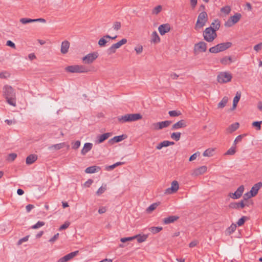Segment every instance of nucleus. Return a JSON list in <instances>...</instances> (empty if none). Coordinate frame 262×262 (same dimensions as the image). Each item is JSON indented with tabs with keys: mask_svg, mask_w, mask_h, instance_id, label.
Returning <instances> with one entry per match:
<instances>
[{
	"mask_svg": "<svg viewBox=\"0 0 262 262\" xmlns=\"http://www.w3.org/2000/svg\"><path fill=\"white\" fill-rule=\"evenodd\" d=\"M3 95L8 104L13 106H16L15 92L12 86L5 85L3 88Z\"/></svg>",
	"mask_w": 262,
	"mask_h": 262,
	"instance_id": "f257e3e1",
	"label": "nucleus"
},
{
	"mask_svg": "<svg viewBox=\"0 0 262 262\" xmlns=\"http://www.w3.org/2000/svg\"><path fill=\"white\" fill-rule=\"evenodd\" d=\"M142 118V115L140 114H127L124 116L118 117V120L120 123H123L127 122H132L140 120Z\"/></svg>",
	"mask_w": 262,
	"mask_h": 262,
	"instance_id": "f03ea898",
	"label": "nucleus"
},
{
	"mask_svg": "<svg viewBox=\"0 0 262 262\" xmlns=\"http://www.w3.org/2000/svg\"><path fill=\"white\" fill-rule=\"evenodd\" d=\"M207 20L208 15L207 13L205 12L200 13L195 25L194 29L196 31H199L203 28V27L205 26Z\"/></svg>",
	"mask_w": 262,
	"mask_h": 262,
	"instance_id": "7ed1b4c3",
	"label": "nucleus"
},
{
	"mask_svg": "<svg viewBox=\"0 0 262 262\" xmlns=\"http://www.w3.org/2000/svg\"><path fill=\"white\" fill-rule=\"evenodd\" d=\"M203 36L205 40L211 42L216 38L217 34L212 27H208L203 31Z\"/></svg>",
	"mask_w": 262,
	"mask_h": 262,
	"instance_id": "20e7f679",
	"label": "nucleus"
},
{
	"mask_svg": "<svg viewBox=\"0 0 262 262\" xmlns=\"http://www.w3.org/2000/svg\"><path fill=\"white\" fill-rule=\"evenodd\" d=\"M231 46L232 43L230 42L221 43L210 48L209 51L211 53H217L225 51L230 48Z\"/></svg>",
	"mask_w": 262,
	"mask_h": 262,
	"instance_id": "39448f33",
	"label": "nucleus"
},
{
	"mask_svg": "<svg viewBox=\"0 0 262 262\" xmlns=\"http://www.w3.org/2000/svg\"><path fill=\"white\" fill-rule=\"evenodd\" d=\"M66 71L69 73H86L88 69L83 65H73L66 68Z\"/></svg>",
	"mask_w": 262,
	"mask_h": 262,
	"instance_id": "423d86ee",
	"label": "nucleus"
},
{
	"mask_svg": "<svg viewBox=\"0 0 262 262\" xmlns=\"http://www.w3.org/2000/svg\"><path fill=\"white\" fill-rule=\"evenodd\" d=\"M242 17V15L239 13H236L235 14L229 18L225 23V26L226 27H231L238 22Z\"/></svg>",
	"mask_w": 262,
	"mask_h": 262,
	"instance_id": "0eeeda50",
	"label": "nucleus"
},
{
	"mask_svg": "<svg viewBox=\"0 0 262 262\" xmlns=\"http://www.w3.org/2000/svg\"><path fill=\"white\" fill-rule=\"evenodd\" d=\"M232 75L228 72H221L217 75V81L221 83H227L231 81Z\"/></svg>",
	"mask_w": 262,
	"mask_h": 262,
	"instance_id": "6e6552de",
	"label": "nucleus"
},
{
	"mask_svg": "<svg viewBox=\"0 0 262 262\" xmlns=\"http://www.w3.org/2000/svg\"><path fill=\"white\" fill-rule=\"evenodd\" d=\"M98 54L97 52L88 54L82 58V61L84 63L91 64L98 57Z\"/></svg>",
	"mask_w": 262,
	"mask_h": 262,
	"instance_id": "1a4fd4ad",
	"label": "nucleus"
},
{
	"mask_svg": "<svg viewBox=\"0 0 262 262\" xmlns=\"http://www.w3.org/2000/svg\"><path fill=\"white\" fill-rule=\"evenodd\" d=\"M179 188V185L178 181H173L171 183V187L167 188L165 190L164 193L166 194H170L176 193Z\"/></svg>",
	"mask_w": 262,
	"mask_h": 262,
	"instance_id": "9d476101",
	"label": "nucleus"
},
{
	"mask_svg": "<svg viewBox=\"0 0 262 262\" xmlns=\"http://www.w3.org/2000/svg\"><path fill=\"white\" fill-rule=\"evenodd\" d=\"M207 50V43L204 41H200L194 46L195 53L205 52Z\"/></svg>",
	"mask_w": 262,
	"mask_h": 262,
	"instance_id": "9b49d317",
	"label": "nucleus"
},
{
	"mask_svg": "<svg viewBox=\"0 0 262 262\" xmlns=\"http://www.w3.org/2000/svg\"><path fill=\"white\" fill-rule=\"evenodd\" d=\"M19 22L23 24L26 25L28 23L39 22L41 23H46V20L44 18H39L36 19H31L29 18H21L19 19Z\"/></svg>",
	"mask_w": 262,
	"mask_h": 262,
	"instance_id": "f8f14e48",
	"label": "nucleus"
},
{
	"mask_svg": "<svg viewBox=\"0 0 262 262\" xmlns=\"http://www.w3.org/2000/svg\"><path fill=\"white\" fill-rule=\"evenodd\" d=\"M207 171V167L206 166H202L194 169L191 173V175L193 177H198L203 174Z\"/></svg>",
	"mask_w": 262,
	"mask_h": 262,
	"instance_id": "ddd939ff",
	"label": "nucleus"
},
{
	"mask_svg": "<svg viewBox=\"0 0 262 262\" xmlns=\"http://www.w3.org/2000/svg\"><path fill=\"white\" fill-rule=\"evenodd\" d=\"M244 191V186H240L234 193H230L229 196L233 199H238L241 197Z\"/></svg>",
	"mask_w": 262,
	"mask_h": 262,
	"instance_id": "4468645a",
	"label": "nucleus"
},
{
	"mask_svg": "<svg viewBox=\"0 0 262 262\" xmlns=\"http://www.w3.org/2000/svg\"><path fill=\"white\" fill-rule=\"evenodd\" d=\"M78 253V251H75L74 252L69 253L63 257L59 258L57 262H67L76 256Z\"/></svg>",
	"mask_w": 262,
	"mask_h": 262,
	"instance_id": "2eb2a0df",
	"label": "nucleus"
},
{
	"mask_svg": "<svg viewBox=\"0 0 262 262\" xmlns=\"http://www.w3.org/2000/svg\"><path fill=\"white\" fill-rule=\"evenodd\" d=\"M187 126V122L185 120H181L174 123L171 127L172 130H177L181 128H185Z\"/></svg>",
	"mask_w": 262,
	"mask_h": 262,
	"instance_id": "dca6fc26",
	"label": "nucleus"
},
{
	"mask_svg": "<svg viewBox=\"0 0 262 262\" xmlns=\"http://www.w3.org/2000/svg\"><path fill=\"white\" fill-rule=\"evenodd\" d=\"M117 38V36H115L114 37H112L109 35H106L102 37H101L98 41V45L100 47H104L106 45V43L107 42V40L106 39H115Z\"/></svg>",
	"mask_w": 262,
	"mask_h": 262,
	"instance_id": "f3484780",
	"label": "nucleus"
},
{
	"mask_svg": "<svg viewBox=\"0 0 262 262\" xmlns=\"http://www.w3.org/2000/svg\"><path fill=\"white\" fill-rule=\"evenodd\" d=\"M158 30L161 35H164L166 33L169 32L170 26L168 24H163L159 26Z\"/></svg>",
	"mask_w": 262,
	"mask_h": 262,
	"instance_id": "a211bd4d",
	"label": "nucleus"
},
{
	"mask_svg": "<svg viewBox=\"0 0 262 262\" xmlns=\"http://www.w3.org/2000/svg\"><path fill=\"white\" fill-rule=\"evenodd\" d=\"M262 186V183L259 182L256 184H255L251 188V190L249 191L251 193V196H255L258 190L260 189V188Z\"/></svg>",
	"mask_w": 262,
	"mask_h": 262,
	"instance_id": "6ab92c4d",
	"label": "nucleus"
},
{
	"mask_svg": "<svg viewBox=\"0 0 262 262\" xmlns=\"http://www.w3.org/2000/svg\"><path fill=\"white\" fill-rule=\"evenodd\" d=\"M70 47V42L68 40H64L62 42L61 45V53L65 54L68 53Z\"/></svg>",
	"mask_w": 262,
	"mask_h": 262,
	"instance_id": "aec40b11",
	"label": "nucleus"
},
{
	"mask_svg": "<svg viewBox=\"0 0 262 262\" xmlns=\"http://www.w3.org/2000/svg\"><path fill=\"white\" fill-rule=\"evenodd\" d=\"M179 219V216L177 215H171L167 217H165L163 219V223L165 224H169L170 223H174L176 221H177Z\"/></svg>",
	"mask_w": 262,
	"mask_h": 262,
	"instance_id": "412c9836",
	"label": "nucleus"
},
{
	"mask_svg": "<svg viewBox=\"0 0 262 262\" xmlns=\"http://www.w3.org/2000/svg\"><path fill=\"white\" fill-rule=\"evenodd\" d=\"M235 61L231 56H225L221 59L220 62L223 65H229Z\"/></svg>",
	"mask_w": 262,
	"mask_h": 262,
	"instance_id": "4be33fe9",
	"label": "nucleus"
},
{
	"mask_svg": "<svg viewBox=\"0 0 262 262\" xmlns=\"http://www.w3.org/2000/svg\"><path fill=\"white\" fill-rule=\"evenodd\" d=\"M215 149V148H209L204 151L203 156L205 157H211L214 155Z\"/></svg>",
	"mask_w": 262,
	"mask_h": 262,
	"instance_id": "5701e85b",
	"label": "nucleus"
},
{
	"mask_svg": "<svg viewBox=\"0 0 262 262\" xmlns=\"http://www.w3.org/2000/svg\"><path fill=\"white\" fill-rule=\"evenodd\" d=\"M111 136H112V133H104L102 135H101L97 137L98 140L97 141V143H102L104 141L107 139Z\"/></svg>",
	"mask_w": 262,
	"mask_h": 262,
	"instance_id": "b1692460",
	"label": "nucleus"
},
{
	"mask_svg": "<svg viewBox=\"0 0 262 262\" xmlns=\"http://www.w3.org/2000/svg\"><path fill=\"white\" fill-rule=\"evenodd\" d=\"M93 144L91 143H86L84 144L83 148L81 150V154L85 155L88 152L90 151L92 148Z\"/></svg>",
	"mask_w": 262,
	"mask_h": 262,
	"instance_id": "393cba45",
	"label": "nucleus"
},
{
	"mask_svg": "<svg viewBox=\"0 0 262 262\" xmlns=\"http://www.w3.org/2000/svg\"><path fill=\"white\" fill-rule=\"evenodd\" d=\"M239 124L237 122L232 124L226 129L227 133L231 134L234 132L239 127Z\"/></svg>",
	"mask_w": 262,
	"mask_h": 262,
	"instance_id": "a878e982",
	"label": "nucleus"
},
{
	"mask_svg": "<svg viewBox=\"0 0 262 262\" xmlns=\"http://www.w3.org/2000/svg\"><path fill=\"white\" fill-rule=\"evenodd\" d=\"M125 138H126V136L124 135H120V136H115L114 138H113L112 139H111L109 141V142L112 143V144H113L114 143H118V142H119L120 141H122V140H123Z\"/></svg>",
	"mask_w": 262,
	"mask_h": 262,
	"instance_id": "bb28decb",
	"label": "nucleus"
},
{
	"mask_svg": "<svg viewBox=\"0 0 262 262\" xmlns=\"http://www.w3.org/2000/svg\"><path fill=\"white\" fill-rule=\"evenodd\" d=\"M37 159V157L36 155L34 154L30 155L26 158V164L28 165L32 164L36 161Z\"/></svg>",
	"mask_w": 262,
	"mask_h": 262,
	"instance_id": "cd10ccee",
	"label": "nucleus"
},
{
	"mask_svg": "<svg viewBox=\"0 0 262 262\" xmlns=\"http://www.w3.org/2000/svg\"><path fill=\"white\" fill-rule=\"evenodd\" d=\"M160 41V38L157 32H152L151 35V42L157 43Z\"/></svg>",
	"mask_w": 262,
	"mask_h": 262,
	"instance_id": "c85d7f7f",
	"label": "nucleus"
},
{
	"mask_svg": "<svg viewBox=\"0 0 262 262\" xmlns=\"http://www.w3.org/2000/svg\"><path fill=\"white\" fill-rule=\"evenodd\" d=\"M97 169L99 170L100 168L96 166H90L85 169V172L87 173H93L97 172Z\"/></svg>",
	"mask_w": 262,
	"mask_h": 262,
	"instance_id": "c756f323",
	"label": "nucleus"
},
{
	"mask_svg": "<svg viewBox=\"0 0 262 262\" xmlns=\"http://www.w3.org/2000/svg\"><path fill=\"white\" fill-rule=\"evenodd\" d=\"M228 101V98L226 96L223 97L221 101L217 104V108L222 109L224 108L227 104Z\"/></svg>",
	"mask_w": 262,
	"mask_h": 262,
	"instance_id": "7c9ffc66",
	"label": "nucleus"
},
{
	"mask_svg": "<svg viewBox=\"0 0 262 262\" xmlns=\"http://www.w3.org/2000/svg\"><path fill=\"white\" fill-rule=\"evenodd\" d=\"M240 98L241 94L237 92L233 99L232 110H234L236 107L237 104L240 99Z\"/></svg>",
	"mask_w": 262,
	"mask_h": 262,
	"instance_id": "2f4dec72",
	"label": "nucleus"
},
{
	"mask_svg": "<svg viewBox=\"0 0 262 262\" xmlns=\"http://www.w3.org/2000/svg\"><path fill=\"white\" fill-rule=\"evenodd\" d=\"M210 27H212L213 30H214L215 31L218 30L220 27V23L218 19L214 20L211 24Z\"/></svg>",
	"mask_w": 262,
	"mask_h": 262,
	"instance_id": "473e14b6",
	"label": "nucleus"
},
{
	"mask_svg": "<svg viewBox=\"0 0 262 262\" xmlns=\"http://www.w3.org/2000/svg\"><path fill=\"white\" fill-rule=\"evenodd\" d=\"M147 235H141L140 234L134 236L135 239H137L138 243H142L145 241L147 238Z\"/></svg>",
	"mask_w": 262,
	"mask_h": 262,
	"instance_id": "72a5a7b5",
	"label": "nucleus"
},
{
	"mask_svg": "<svg viewBox=\"0 0 262 262\" xmlns=\"http://www.w3.org/2000/svg\"><path fill=\"white\" fill-rule=\"evenodd\" d=\"M107 189L106 184H103L96 191V194L97 196H100Z\"/></svg>",
	"mask_w": 262,
	"mask_h": 262,
	"instance_id": "f704fd0d",
	"label": "nucleus"
},
{
	"mask_svg": "<svg viewBox=\"0 0 262 262\" xmlns=\"http://www.w3.org/2000/svg\"><path fill=\"white\" fill-rule=\"evenodd\" d=\"M231 11V8L229 6H226L221 9V12L225 15H228Z\"/></svg>",
	"mask_w": 262,
	"mask_h": 262,
	"instance_id": "c9c22d12",
	"label": "nucleus"
},
{
	"mask_svg": "<svg viewBox=\"0 0 262 262\" xmlns=\"http://www.w3.org/2000/svg\"><path fill=\"white\" fill-rule=\"evenodd\" d=\"M236 224H232L229 227H228L226 231V233L227 235H230L236 229Z\"/></svg>",
	"mask_w": 262,
	"mask_h": 262,
	"instance_id": "e433bc0d",
	"label": "nucleus"
},
{
	"mask_svg": "<svg viewBox=\"0 0 262 262\" xmlns=\"http://www.w3.org/2000/svg\"><path fill=\"white\" fill-rule=\"evenodd\" d=\"M158 205L159 204L158 203L152 204L146 209V212L148 213H150L152 211L157 208Z\"/></svg>",
	"mask_w": 262,
	"mask_h": 262,
	"instance_id": "4c0bfd02",
	"label": "nucleus"
},
{
	"mask_svg": "<svg viewBox=\"0 0 262 262\" xmlns=\"http://www.w3.org/2000/svg\"><path fill=\"white\" fill-rule=\"evenodd\" d=\"M236 151V146L233 145L226 151V152L224 154V155L225 156L233 155L235 154Z\"/></svg>",
	"mask_w": 262,
	"mask_h": 262,
	"instance_id": "58836bf2",
	"label": "nucleus"
},
{
	"mask_svg": "<svg viewBox=\"0 0 262 262\" xmlns=\"http://www.w3.org/2000/svg\"><path fill=\"white\" fill-rule=\"evenodd\" d=\"M64 146H65L64 143H61L56 144L52 145L51 146H50L49 147V149H54L55 150H59V149L63 148V147H64Z\"/></svg>",
	"mask_w": 262,
	"mask_h": 262,
	"instance_id": "ea45409f",
	"label": "nucleus"
},
{
	"mask_svg": "<svg viewBox=\"0 0 262 262\" xmlns=\"http://www.w3.org/2000/svg\"><path fill=\"white\" fill-rule=\"evenodd\" d=\"M181 134L180 132L173 133L171 134L170 137L173 140L178 141L180 140Z\"/></svg>",
	"mask_w": 262,
	"mask_h": 262,
	"instance_id": "a19ab883",
	"label": "nucleus"
},
{
	"mask_svg": "<svg viewBox=\"0 0 262 262\" xmlns=\"http://www.w3.org/2000/svg\"><path fill=\"white\" fill-rule=\"evenodd\" d=\"M127 41V40L126 38H123L121 40H120L119 41L117 42L116 43H114V45H115V46H116V47L118 49L120 48L122 45L126 43Z\"/></svg>",
	"mask_w": 262,
	"mask_h": 262,
	"instance_id": "79ce46f5",
	"label": "nucleus"
},
{
	"mask_svg": "<svg viewBox=\"0 0 262 262\" xmlns=\"http://www.w3.org/2000/svg\"><path fill=\"white\" fill-rule=\"evenodd\" d=\"M160 125V129H162L163 128L167 127L170 125L171 121L166 120L164 121L159 122Z\"/></svg>",
	"mask_w": 262,
	"mask_h": 262,
	"instance_id": "37998d69",
	"label": "nucleus"
},
{
	"mask_svg": "<svg viewBox=\"0 0 262 262\" xmlns=\"http://www.w3.org/2000/svg\"><path fill=\"white\" fill-rule=\"evenodd\" d=\"M134 50L137 54H140L143 51V47L141 45L138 44L135 46Z\"/></svg>",
	"mask_w": 262,
	"mask_h": 262,
	"instance_id": "c03bdc74",
	"label": "nucleus"
},
{
	"mask_svg": "<svg viewBox=\"0 0 262 262\" xmlns=\"http://www.w3.org/2000/svg\"><path fill=\"white\" fill-rule=\"evenodd\" d=\"M162 9V6L161 5H158L153 9L152 10V13L153 14L157 15L161 11Z\"/></svg>",
	"mask_w": 262,
	"mask_h": 262,
	"instance_id": "a18cd8bd",
	"label": "nucleus"
},
{
	"mask_svg": "<svg viewBox=\"0 0 262 262\" xmlns=\"http://www.w3.org/2000/svg\"><path fill=\"white\" fill-rule=\"evenodd\" d=\"M167 146H168L167 141L165 140V141H164L160 143L159 144H158L156 147V148L157 149L160 150L164 147H167Z\"/></svg>",
	"mask_w": 262,
	"mask_h": 262,
	"instance_id": "49530a36",
	"label": "nucleus"
},
{
	"mask_svg": "<svg viewBox=\"0 0 262 262\" xmlns=\"http://www.w3.org/2000/svg\"><path fill=\"white\" fill-rule=\"evenodd\" d=\"M168 114L170 117H178L181 115V113L178 111H169Z\"/></svg>",
	"mask_w": 262,
	"mask_h": 262,
	"instance_id": "de8ad7c7",
	"label": "nucleus"
},
{
	"mask_svg": "<svg viewBox=\"0 0 262 262\" xmlns=\"http://www.w3.org/2000/svg\"><path fill=\"white\" fill-rule=\"evenodd\" d=\"M117 49L116 46L113 44L107 49V53L109 55L114 54L116 52Z\"/></svg>",
	"mask_w": 262,
	"mask_h": 262,
	"instance_id": "09e8293b",
	"label": "nucleus"
},
{
	"mask_svg": "<svg viewBox=\"0 0 262 262\" xmlns=\"http://www.w3.org/2000/svg\"><path fill=\"white\" fill-rule=\"evenodd\" d=\"M162 230L161 227H152L150 228V231L154 234L157 233Z\"/></svg>",
	"mask_w": 262,
	"mask_h": 262,
	"instance_id": "8fccbe9b",
	"label": "nucleus"
},
{
	"mask_svg": "<svg viewBox=\"0 0 262 262\" xmlns=\"http://www.w3.org/2000/svg\"><path fill=\"white\" fill-rule=\"evenodd\" d=\"M45 224V222L41 221H38L36 224L32 226V228L33 229H38Z\"/></svg>",
	"mask_w": 262,
	"mask_h": 262,
	"instance_id": "3c124183",
	"label": "nucleus"
},
{
	"mask_svg": "<svg viewBox=\"0 0 262 262\" xmlns=\"http://www.w3.org/2000/svg\"><path fill=\"white\" fill-rule=\"evenodd\" d=\"M121 27V24L120 22L115 21L113 24V28L116 31H118L120 29Z\"/></svg>",
	"mask_w": 262,
	"mask_h": 262,
	"instance_id": "603ef678",
	"label": "nucleus"
},
{
	"mask_svg": "<svg viewBox=\"0 0 262 262\" xmlns=\"http://www.w3.org/2000/svg\"><path fill=\"white\" fill-rule=\"evenodd\" d=\"M160 122L154 123L151 125L150 128L152 130H160Z\"/></svg>",
	"mask_w": 262,
	"mask_h": 262,
	"instance_id": "864d4df0",
	"label": "nucleus"
},
{
	"mask_svg": "<svg viewBox=\"0 0 262 262\" xmlns=\"http://www.w3.org/2000/svg\"><path fill=\"white\" fill-rule=\"evenodd\" d=\"M262 121H254L252 123V125L254 127H256L257 130H259L261 129V124Z\"/></svg>",
	"mask_w": 262,
	"mask_h": 262,
	"instance_id": "5fc2aeb1",
	"label": "nucleus"
},
{
	"mask_svg": "<svg viewBox=\"0 0 262 262\" xmlns=\"http://www.w3.org/2000/svg\"><path fill=\"white\" fill-rule=\"evenodd\" d=\"M10 74L9 72L7 71H4L0 73V78L3 79H5L9 77Z\"/></svg>",
	"mask_w": 262,
	"mask_h": 262,
	"instance_id": "6e6d98bb",
	"label": "nucleus"
},
{
	"mask_svg": "<svg viewBox=\"0 0 262 262\" xmlns=\"http://www.w3.org/2000/svg\"><path fill=\"white\" fill-rule=\"evenodd\" d=\"M17 157V155L15 153H12L8 155L7 158V160L9 161H14Z\"/></svg>",
	"mask_w": 262,
	"mask_h": 262,
	"instance_id": "4d7b16f0",
	"label": "nucleus"
},
{
	"mask_svg": "<svg viewBox=\"0 0 262 262\" xmlns=\"http://www.w3.org/2000/svg\"><path fill=\"white\" fill-rule=\"evenodd\" d=\"M134 239H135V237H134V236H131V237H127L121 238L120 239V241L122 243H125L126 242L132 241H133Z\"/></svg>",
	"mask_w": 262,
	"mask_h": 262,
	"instance_id": "13d9d810",
	"label": "nucleus"
},
{
	"mask_svg": "<svg viewBox=\"0 0 262 262\" xmlns=\"http://www.w3.org/2000/svg\"><path fill=\"white\" fill-rule=\"evenodd\" d=\"M245 136V135H239L234 140V146H235L236 144L241 142L243 138V137Z\"/></svg>",
	"mask_w": 262,
	"mask_h": 262,
	"instance_id": "bf43d9fd",
	"label": "nucleus"
},
{
	"mask_svg": "<svg viewBox=\"0 0 262 262\" xmlns=\"http://www.w3.org/2000/svg\"><path fill=\"white\" fill-rule=\"evenodd\" d=\"M229 207L230 208H232V209H239L238 204V203H236V202L231 203L229 205Z\"/></svg>",
	"mask_w": 262,
	"mask_h": 262,
	"instance_id": "052dcab7",
	"label": "nucleus"
},
{
	"mask_svg": "<svg viewBox=\"0 0 262 262\" xmlns=\"http://www.w3.org/2000/svg\"><path fill=\"white\" fill-rule=\"evenodd\" d=\"M80 146V141H76L75 142L72 143V148L74 149H78Z\"/></svg>",
	"mask_w": 262,
	"mask_h": 262,
	"instance_id": "680f3d73",
	"label": "nucleus"
},
{
	"mask_svg": "<svg viewBox=\"0 0 262 262\" xmlns=\"http://www.w3.org/2000/svg\"><path fill=\"white\" fill-rule=\"evenodd\" d=\"M200 153L199 151H197L196 152L193 154L192 155L190 156L189 158V161H192L194 160H195L198 156L200 155Z\"/></svg>",
	"mask_w": 262,
	"mask_h": 262,
	"instance_id": "e2e57ef3",
	"label": "nucleus"
},
{
	"mask_svg": "<svg viewBox=\"0 0 262 262\" xmlns=\"http://www.w3.org/2000/svg\"><path fill=\"white\" fill-rule=\"evenodd\" d=\"M246 216H243L242 218L239 219L237 222V225L238 226H241L243 225L244 224V223L246 221Z\"/></svg>",
	"mask_w": 262,
	"mask_h": 262,
	"instance_id": "0e129e2a",
	"label": "nucleus"
},
{
	"mask_svg": "<svg viewBox=\"0 0 262 262\" xmlns=\"http://www.w3.org/2000/svg\"><path fill=\"white\" fill-rule=\"evenodd\" d=\"M70 222H66L62 225H61L60 227L59 230H62L67 229V228L69 227V226H70Z\"/></svg>",
	"mask_w": 262,
	"mask_h": 262,
	"instance_id": "69168bd1",
	"label": "nucleus"
},
{
	"mask_svg": "<svg viewBox=\"0 0 262 262\" xmlns=\"http://www.w3.org/2000/svg\"><path fill=\"white\" fill-rule=\"evenodd\" d=\"M253 49L256 52H259L260 50L262 49V42H260L254 46Z\"/></svg>",
	"mask_w": 262,
	"mask_h": 262,
	"instance_id": "338daca9",
	"label": "nucleus"
},
{
	"mask_svg": "<svg viewBox=\"0 0 262 262\" xmlns=\"http://www.w3.org/2000/svg\"><path fill=\"white\" fill-rule=\"evenodd\" d=\"M6 45L9 46V47H11L13 49H15L16 48V46H15V43H13L11 40H8L7 41V42H6Z\"/></svg>",
	"mask_w": 262,
	"mask_h": 262,
	"instance_id": "774afa93",
	"label": "nucleus"
}]
</instances>
